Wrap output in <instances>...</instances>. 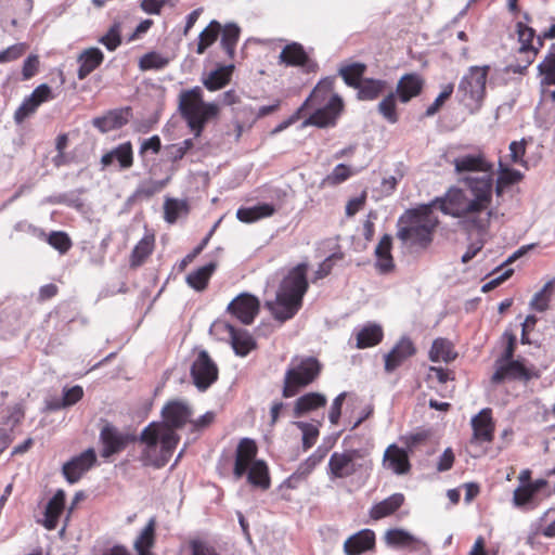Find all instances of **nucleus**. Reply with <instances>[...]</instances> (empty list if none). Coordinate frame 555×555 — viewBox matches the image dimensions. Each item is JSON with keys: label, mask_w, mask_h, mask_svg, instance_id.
Wrapping results in <instances>:
<instances>
[{"label": "nucleus", "mask_w": 555, "mask_h": 555, "mask_svg": "<svg viewBox=\"0 0 555 555\" xmlns=\"http://www.w3.org/2000/svg\"><path fill=\"white\" fill-rule=\"evenodd\" d=\"M163 422L149 424L140 435L144 444L142 457L154 467H164L171 459L180 437L176 429H181L190 423L192 410L180 400L167 402L162 410Z\"/></svg>", "instance_id": "1"}, {"label": "nucleus", "mask_w": 555, "mask_h": 555, "mask_svg": "<svg viewBox=\"0 0 555 555\" xmlns=\"http://www.w3.org/2000/svg\"><path fill=\"white\" fill-rule=\"evenodd\" d=\"M433 205L429 204L408 209L398 220V238L412 246L427 249L434 242L439 225V219L433 215Z\"/></svg>", "instance_id": "2"}, {"label": "nucleus", "mask_w": 555, "mask_h": 555, "mask_svg": "<svg viewBox=\"0 0 555 555\" xmlns=\"http://www.w3.org/2000/svg\"><path fill=\"white\" fill-rule=\"evenodd\" d=\"M307 291V266L300 263L281 282L275 301L268 304L274 319L281 322L292 319L301 308Z\"/></svg>", "instance_id": "3"}, {"label": "nucleus", "mask_w": 555, "mask_h": 555, "mask_svg": "<svg viewBox=\"0 0 555 555\" xmlns=\"http://www.w3.org/2000/svg\"><path fill=\"white\" fill-rule=\"evenodd\" d=\"M178 109L195 138H199L207 122L219 115V106L216 103L204 101L201 87L181 91Z\"/></svg>", "instance_id": "4"}, {"label": "nucleus", "mask_w": 555, "mask_h": 555, "mask_svg": "<svg viewBox=\"0 0 555 555\" xmlns=\"http://www.w3.org/2000/svg\"><path fill=\"white\" fill-rule=\"evenodd\" d=\"M321 371L322 364L314 357L293 360L284 375L282 396L295 397L301 389L312 384L320 376Z\"/></svg>", "instance_id": "5"}, {"label": "nucleus", "mask_w": 555, "mask_h": 555, "mask_svg": "<svg viewBox=\"0 0 555 555\" xmlns=\"http://www.w3.org/2000/svg\"><path fill=\"white\" fill-rule=\"evenodd\" d=\"M460 182L466 185L472 197V207H475L477 214H481L486 210L487 219L486 220H477L474 219L473 223L479 230H485L489 220L492 217V211L489 210L492 204V195H493V177L492 173H486L483 176H466L460 179Z\"/></svg>", "instance_id": "6"}, {"label": "nucleus", "mask_w": 555, "mask_h": 555, "mask_svg": "<svg viewBox=\"0 0 555 555\" xmlns=\"http://www.w3.org/2000/svg\"><path fill=\"white\" fill-rule=\"evenodd\" d=\"M489 66H472L459 85L460 102L470 112L478 109L486 93Z\"/></svg>", "instance_id": "7"}, {"label": "nucleus", "mask_w": 555, "mask_h": 555, "mask_svg": "<svg viewBox=\"0 0 555 555\" xmlns=\"http://www.w3.org/2000/svg\"><path fill=\"white\" fill-rule=\"evenodd\" d=\"M428 204L433 205V209L437 208L453 218L478 216L475 207H472L470 198L467 197L464 190L457 186L449 188L442 196L434 198Z\"/></svg>", "instance_id": "8"}, {"label": "nucleus", "mask_w": 555, "mask_h": 555, "mask_svg": "<svg viewBox=\"0 0 555 555\" xmlns=\"http://www.w3.org/2000/svg\"><path fill=\"white\" fill-rule=\"evenodd\" d=\"M360 459H362L361 452L356 449L332 453L327 463L330 478L345 479L356 475L364 468V464L359 463Z\"/></svg>", "instance_id": "9"}, {"label": "nucleus", "mask_w": 555, "mask_h": 555, "mask_svg": "<svg viewBox=\"0 0 555 555\" xmlns=\"http://www.w3.org/2000/svg\"><path fill=\"white\" fill-rule=\"evenodd\" d=\"M219 370L206 350H201L191 366L194 385L201 391L207 390L217 379Z\"/></svg>", "instance_id": "10"}, {"label": "nucleus", "mask_w": 555, "mask_h": 555, "mask_svg": "<svg viewBox=\"0 0 555 555\" xmlns=\"http://www.w3.org/2000/svg\"><path fill=\"white\" fill-rule=\"evenodd\" d=\"M279 63L285 66L299 67L306 74L317 73L319 64L305 50L299 42L287 43L279 55Z\"/></svg>", "instance_id": "11"}, {"label": "nucleus", "mask_w": 555, "mask_h": 555, "mask_svg": "<svg viewBox=\"0 0 555 555\" xmlns=\"http://www.w3.org/2000/svg\"><path fill=\"white\" fill-rule=\"evenodd\" d=\"M539 374L533 369L527 367L520 360L495 362V371L491 376V383L499 385L505 379L528 382L538 378Z\"/></svg>", "instance_id": "12"}, {"label": "nucleus", "mask_w": 555, "mask_h": 555, "mask_svg": "<svg viewBox=\"0 0 555 555\" xmlns=\"http://www.w3.org/2000/svg\"><path fill=\"white\" fill-rule=\"evenodd\" d=\"M212 330L217 333L220 332L227 335V339L231 343L232 348L237 356L245 357L256 348V343L247 331L237 330L234 325L228 322H215L212 324Z\"/></svg>", "instance_id": "13"}, {"label": "nucleus", "mask_w": 555, "mask_h": 555, "mask_svg": "<svg viewBox=\"0 0 555 555\" xmlns=\"http://www.w3.org/2000/svg\"><path fill=\"white\" fill-rule=\"evenodd\" d=\"M227 311L241 323L249 325L260 311V301L251 294L242 293L228 305Z\"/></svg>", "instance_id": "14"}, {"label": "nucleus", "mask_w": 555, "mask_h": 555, "mask_svg": "<svg viewBox=\"0 0 555 555\" xmlns=\"http://www.w3.org/2000/svg\"><path fill=\"white\" fill-rule=\"evenodd\" d=\"M134 440V436L120 433L115 426L105 424L100 431V441L103 446L101 455L107 459L125 450Z\"/></svg>", "instance_id": "15"}, {"label": "nucleus", "mask_w": 555, "mask_h": 555, "mask_svg": "<svg viewBox=\"0 0 555 555\" xmlns=\"http://www.w3.org/2000/svg\"><path fill=\"white\" fill-rule=\"evenodd\" d=\"M96 463V454L92 448L87 449L77 456L66 462L62 473L67 482L76 483Z\"/></svg>", "instance_id": "16"}, {"label": "nucleus", "mask_w": 555, "mask_h": 555, "mask_svg": "<svg viewBox=\"0 0 555 555\" xmlns=\"http://www.w3.org/2000/svg\"><path fill=\"white\" fill-rule=\"evenodd\" d=\"M473 436L470 443H491L494 439L495 422L490 408L482 409L470 420Z\"/></svg>", "instance_id": "17"}, {"label": "nucleus", "mask_w": 555, "mask_h": 555, "mask_svg": "<svg viewBox=\"0 0 555 555\" xmlns=\"http://www.w3.org/2000/svg\"><path fill=\"white\" fill-rule=\"evenodd\" d=\"M452 165L456 175L466 172L492 173L493 171V164L488 160L482 151L459 155L452 160Z\"/></svg>", "instance_id": "18"}, {"label": "nucleus", "mask_w": 555, "mask_h": 555, "mask_svg": "<svg viewBox=\"0 0 555 555\" xmlns=\"http://www.w3.org/2000/svg\"><path fill=\"white\" fill-rule=\"evenodd\" d=\"M258 454V447L254 439L250 438H242L235 450V461L233 467V475L235 478H242L246 473L249 466L256 462V456Z\"/></svg>", "instance_id": "19"}, {"label": "nucleus", "mask_w": 555, "mask_h": 555, "mask_svg": "<svg viewBox=\"0 0 555 555\" xmlns=\"http://www.w3.org/2000/svg\"><path fill=\"white\" fill-rule=\"evenodd\" d=\"M416 353V347L411 338L403 336L392 347V349L385 354V371L392 373L399 369L405 361Z\"/></svg>", "instance_id": "20"}, {"label": "nucleus", "mask_w": 555, "mask_h": 555, "mask_svg": "<svg viewBox=\"0 0 555 555\" xmlns=\"http://www.w3.org/2000/svg\"><path fill=\"white\" fill-rule=\"evenodd\" d=\"M343 107V100L337 94H334L331 96L327 104L312 113L305 124L319 128L334 126Z\"/></svg>", "instance_id": "21"}, {"label": "nucleus", "mask_w": 555, "mask_h": 555, "mask_svg": "<svg viewBox=\"0 0 555 555\" xmlns=\"http://www.w3.org/2000/svg\"><path fill=\"white\" fill-rule=\"evenodd\" d=\"M117 163L119 170H127L133 166V146L130 141L120 143L101 157L102 168L105 169Z\"/></svg>", "instance_id": "22"}, {"label": "nucleus", "mask_w": 555, "mask_h": 555, "mask_svg": "<svg viewBox=\"0 0 555 555\" xmlns=\"http://www.w3.org/2000/svg\"><path fill=\"white\" fill-rule=\"evenodd\" d=\"M376 546V535L372 529H362L350 535L344 542V553L346 555H361L373 551Z\"/></svg>", "instance_id": "23"}, {"label": "nucleus", "mask_w": 555, "mask_h": 555, "mask_svg": "<svg viewBox=\"0 0 555 555\" xmlns=\"http://www.w3.org/2000/svg\"><path fill=\"white\" fill-rule=\"evenodd\" d=\"M516 33L520 43L519 53L528 54L527 63L530 64L537 56L539 50L543 47V35L538 37V47H535L533 46V39L535 37V30L533 28L522 22H518L516 24Z\"/></svg>", "instance_id": "24"}, {"label": "nucleus", "mask_w": 555, "mask_h": 555, "mask_svg": "<svg viewBox=\"0 0 555 555\" xmlns=\"http://www.w3.org/2000/svg\"><path fill=\"white\" fill-rule=\"evenodd\" d=\"M425 81L416 73L404 74L398 81L395 94L400 102L408 103L423 91Z\"/></svg>", "instance_id": "25"}, {"label": "nucleus", "mask_w": 555, "mask_h": 555, "mask_svg": "<svg viewBox=\"0 0 555 555\" xmlns=\"http://www.w3.org/2000/svg\"><path fill=\"white\" fill-rule=\"evenodd\" d=\"M383 462L386 468L397 475H405L411 470L408 452L395 443L386 449Z\"/></svg>", "instance_id": "26"}, {"label": "nucleus", "mask_w": 555, "mask_h": 555, "mask_svg": "<svg viewBox=\"0 0 555 555\" xmlns=\"http://www.w3.org/2000/svg\"><path fill=\"white\" fill-rule=\"evenodd\" d=\"M65 499L66 494L65 491L62 489H59L54 495L49 500L47 503L44 513H43V519L39 520V522L47 529V530H54L56 529L59 525V519L61 515L64 512L65 508Z\"/></svg>", "instance_id": "27"}, {"label": "nucleus", "mask_w": 555, "mask_h": 555, "mask_svg": "<svg viewBox=\"0 0 555 555\" xmlns=\"http://www.w3.org/2000/svg\"><path fill=\"white\" fill-rule=\"evenodd\" d=\"M104 61L103 52L95 47L85 49L78 56L79 68L77 77L79 80L86 79Z\"/></svg>", "instance_id": "28"}, {"label": "nucleus", "mask_w": 555, "mask_h": 555, "mask_svg": "<svg viewBox=\"0 0 555 555\" xmlns=\"http://www.w3.org/2000/svg\"><path fill=\"white\" fill-rule=\"evenodd\" d=\"M156 518H150L135 538L133 548L138 555H153L152 550L156 544Z\"/></svg>", "instance_id": "29"}, {"label": "nucleus", "mask_w": 555, "mask_h": 555, "mask_svg": "<svg viewBox=\"0 0 555 555\" xmlns=\"http://www.w3.org/2000/svg\"><path fill=\"white\" fill-rule=\"evenodd\" d=\"M391 248L392 237L389 234L383 235L375 248V256L377 258L375 268L382 274L390 273L395 269Z\"/></svg>", "instance_id": "30"}, {"label": "nucleus", "mask_w": 555, "mask_h": 555, "mask_svg": "<svg viewBox=\"0 0 555 555\" xmlns=\"http://www.w3.org/2000/svg\"><path fill=\"white\" fill-rule=\"evenodd\" d=\"M384 539L389 546L409 548L410 551H418L424 545L420 539L398 528L387 530Z\"/></svg>", "instance_id": "31"}, {"label": "nucleus", "mask_w": 555, "mask_h": 555, "mask_svg": "<svg viewBox=\"0 0 555 555\" xmlns=\"http://www.w3.org/2000/svg\"><path fill=\"white\" fill-rule=\"evenodd\" d=\"M405 498L402 493H393L385 500L374 504L369 515L373 520H379L393 515L403 504Z\"/></svg>", "instance_id": "32"}, {"label": "nucleus", "mask_w": 555, "mask_h": 555, "mask_svg": "<svg viewBox=\"0 0 555 555\" xmlns=\"http://www.w3.org/2000/svg\"><path fill=\"white\" fill-rule=\"evenodd\" d=\"M327 399L320 392H308L299 397L294 404V416L301 417L307 413L324 408Z\"/></svg>", "instance_id": "33"}, {"label": "nucleus", "mask_w": 555, "mask_h": 555, "mask_svg": "<svg viewBox=\"0 0 555 555\" xmlns=\"http://www.w3.org/2000/svg\"><path fill=\"white\" fill-rule=\"evenodd\" d=\"M155 248V235L152 233L145 234L134 246L129 257V264L135 269L141 267L146 259L152 255Z\"/></svg>", "instance_id": "34"}, {"label": "nucleus", "mask_w": 555, "mask_h": 555, "mask_svg": "<svg viewBox=\"0 0 555 555\" xmlns=\"http://www.w3.org/2000/svg\"><path fill=\"white\" fill-rule=\"evenodd\" d=\"M275 207L272 204L262 203L253 207H241L236 211V218L244 223H251L273 216Z\"/></svg>", "instance_id": "35"}, {"label": "nucleus", "mask_w": 555, "mask_h": 555, "mask_svg": "<svg viewBox=\"0 0 555 555\" xmlns=\"http://www.w3.org/2000/svg\"><path fill=\"white\" fill-rule=\"evenodd\" d=\"M233 70V65L219 66L208 74V76L203 80V85L209 91L220 90L230 82Z\"/></svg>", "instance_id": "36"}, {"label": "nucleus", "mask_w": 555, "mask_h": 555, "mask_svg": "<svg viewBox=\"0 0 555 555\" xmlns=\"http://www.w3.org/2000/svg\"><path fill=\"white\" fill-rule=\"evenodd\" d=\"M457 352L454 350L453 344L447 338H436L429 350V360L431 362H451L455 360Z\"/></svg>", "instance_id": "37"}, {"label": "nucleus", "mask_w": 555, "mask_h": 555, "mask_svg": "<svg viewBox=\"0 0 555 555\" xmlns=\"http://www.w3.org/2000/svg\"><path fill=\"white\" fill-rule=\"evenodd\" d=\"M247 480L248 482L261 490H267L270 488L271 479L269 475V468L264 461L258 460L253 463L251 466L247 469Z\"/></svg>", "instance_id": "38"}, {"label": "nucleus", "mask_w": 555, "mask_h": 555, "mask_svg": "<svg viewBox=\"0 0 555 555\" xmlns=\"http://www.w3.org/2000/svg\"><path fill=\"white\" fill-rule=\"evenodd\" d=\"M217 269L216 262H209L206 266L198 268L186 276V283L190 287L197 292H203L207 288L209 280Z\"/></svg>", "instance_id": "39"}, {"label": "nucleus", "mask_w": 555, "mask_h": 555, "mask_svg": "<svg viewBox=\"0 0 555 555\" xmlns=\"http://www.w3.org/2000/svg\"><path fill=\"white\" fill-rule=\"evenodd\" d=\"M384 337L382 326L369 324L361 328L357 334V348L365 349L378 345Z\"/></svg>", "instance_id": "40"}, {"label": "nucleus", "mask_w": 555, "mask_h": 555, "mask_svg": "<svg viewBox=\"0 0 555 555\" xmlns=\"http://www.w3.org/2000/svg\"><path fill=\"white\" fill-rule=\"evenodd\" d=\"M541 75V87L544 88L555 86V43H553L545 59L538 65Z\"/></svg>", "instance_id": "41"}, {"label": "nucleus", "mask_w": 555, "mask_h": 555, "mask_svg": "<svg viewBox=\"0 0 555 555\" xmlns=\"http://www.w3.org/2000/svg\"><path fill=\"white\" fill-rule=\"evenodd\" d=\"M190 207L186 201L177 198H166L164 203V219L172 224L180 216H186Z\"/></svg>", "instance_id": "42"}, {"label": "nucleus", "mask_w": 555, "mask_h": 555, "mask_svg": "<svg viewBox=\"0 0 555 555\" xmlns=\"http://www.w3.org/2000/svg\"><path fill=\"white\" fill-rule=\"evenodd\" d=\"M220 31V23L217 21H211L198 36L196 53L203 54L218 39Z\"/></svg>", "instance_id": "43"}, {"label": "nucleus", "mask_w": 555, "mask_h": 555, "mask_svg": "<svg viewBox=\"0 0 555 555\" xmlns=\"http://www.w3.org/2000/svg\"><path fill=\"white\" fill-rule=\"evenodd\" d=\"M385 81L378 79H364L357 89L360 100H375L384 90Z\"/></svg>", "instance_id": "44"}, {"label": "nucleus", "mask_w": 555, "mask_h": 555, "mask_svg": "<svg viewBox=\"0 0 555 555\" xmlns=\"http://www.w3.org/2000/svg\"><path fill=\"white\" fill-rule=\"evenodd\" d=\"M366 70V65L363 63H353L341 67L339 75L343 77L346 85L357 88L361 83V78Z\"/></svg>", "instance_id": "45"}, {"label": "nucleus", "mask_w": 555, "mask_h": 555, "mask_svg": "<svg viewBox=\"0 0 555 555\" xmlns=\"http://www.w3.org/2000/svg\"><path fill=\"white\" fill-rule=\"evenodd\" d=\"M240 38V28L234 24H228L223 27L221 34V47L230 57H233L235 47Z\"/></svg>", "instance_id": "46"}, {"label": "nucleus", "mask_w": 555, "mask_h": 555, "mask_svg": "<svg viewBox=\"0 0 555 555\" xmlns=\"http://www.w3.org/2000/svg\"><path fill=\"white\" fill-rule=\"evenodd\" d=\"M169 64V59L162 55L158 52L152 51L145 53L139 60V68L143 72L146 70H158L165 68Z\"/></svg>", "instance_id": "47"}, {"label": "nucleus", "mask_w": 555, "mask_h": 555, "mask_svg": "<svg viewBox=\"0 0 555 555\" xmlns=\"http://www.w3.org/2000/svg\"><path fill=\"white\" fill-rule=\"evenodd\" d=\"M353 170L350 166L345 164H338L333 171L322 180L324 186H336L347 181L353 176Z\"/></svg>", "instance_id": "48"}, {"label": "nucleus", "mask_w": 555, "mask_h": 555, "mask_svg": "<svg viewBox=\"0 0 555 555\" xmlns=\"http://www.w3.org/2000/svg\"><path fill=\"white\" fill-rule=\"evenodd\" d=\"M333 90V81L331 79L321 80L312 90L310 96L306 100L304 106H313L321 104L330 95Z\"/></svg>", "instance_id": "49"}, {"label": "nucleus", "mask_w": 555, "mask_h": 555, "mask_svg": "<svg viewBox=\"0 0 555 555\" xmlns=\"http://www.w3.org/2000/svg\"><path fill=\"white\" fill-rule=\"evenodd\" d=\"M108 51H115L122 42L121 38V24L115 22L111 25L108 30L99 39Z\"/></svg>", "instance_id": "50"}, {"label": "nucleus", "mask_w": 555, "mask_h": 555, "mask_svg": "<svg viewBox=\"0 0 555 555\" xmlns=\"http://www.w3.org/2000/svg\"><path fill=\"white\" fill-rule=\"evenodd\" d=\"M396 96L393 92H390L378 104L379 114L390 124H396L399 120Z\"/></svg>", "instance_id": "51"}, {"label": "nucleus", "mask_w": 555, "mask_h": 555, "mask_svg": "<svg viewBox=\"0 0 555 555\" xmlns=\"http://www.w3.org/2000/svg\"><path fill=\"white\" fill-rule=\"evenodd\" d=\"M326 451L318 449L313 454L299 464L295 473L304 480L314 470V468L323 461Z\"/></svg>", "instance_id": "52"}, {"label": "nucleus", "mask_w": 555, "mask_h": 555, "mask_svg": "<svg viewBox=\"0 0 555 555\" xmlns=\"http://www.w3.org/2000/svg\"><path fill=\"white\" fill-rule=\"evenodd\" d=\"M296 426L302 433V450L306 452L315 444L320 431L317 426L305 422H297Z\"/></svg>", "instance_id": "53"}, {"label": "nucleus", "mask_w": 555, "mask_h": 555, "mask_svg": "<svg viewBox=\"0 0 555 555\" xmlns=\"http://www.w3.org/2000/svg\"><path fill=\"white\" fill-rule=\"evenodd\" d=\"M47 241L53 248L59 250L61 254H66L73 245L68 234L63 231L51 232Z\"/></svg>", "instance_id": "54"}, {"label": "nucleus", "mask_w": 555, "mask_h": 555, "mask_svg": "<svg viewBox=\"0 0 555 555\" xmlns=\"http://www.w3.org/2000/svg\"><path fill=\"white\" fill-rule=\"evenodd\" d=\"M83 397V389L81 386L76 385L70 388H65L63 391V398L60 403H57L54 408H67L76 404Z\"/></svg>", "instance_id": "55"}, {"label": "nucleus", "mask_w": 555, "mask_h": 555, "mask_svg": "<svg viewBox=\"0 0 555 555\" xmlns=\"http://www.w3.org/2000/svg\"><path fill=\"white\" fill-rule=\"evenodd\" d=\"M501 183H505L507 186L520 182L524 175L516 169H511L502 162L499 163V177Z\"/></svg>", "instance_id": "56"}, {"label": "nucleus", "mask_w": 555, "mask_h": 555, "mask_svg": "<svg viewBox=\"0 0 555 555\" xmlns=\"http://www.w3.org/2000/svg\"><path fill=\"white\" fill-rule=\"evenodd\" d=\"M453 90L454 87L452 83L444 86L440 94L434 101V103L427 107L425 116L430 117L437 114L444 104V102L450 99V96L453 93Z\"/></svg>", "instance_id": "57"}, {"label": "nucleus", "mask_w": 555, "mask_h": 555, "mask_svg": "<svg viewBox=\"0 0 555 555\" xmlns=\"http://www.w3.org/2000/svg\"><path fill=\"white\" fill-rule=\"evenodd\" d=\"M26 43H15L0 52V63H9L22 57L27 51Z\"/></svg>", "instance_id": "58"}, {"label": "nucleus", "mask_w": 555, "mask_h": 555, "mask_svg": "<svg viewBox=\"0 0 555 555\" xmlns=\"http://www.w3.org/2000/svg\"><path fill=\"white\" fill-rule=\"evenodd\" d=\"M25 417V410L22 403H15L7 409V415L3 423L10 425L12 428L17 426Z\"/></svg>", "instance_id": "59"}, {"label": "nucleus", "mask_w": 555, "mask_h": 555, "mask_svg": "<svg viewBox=\"0 0 555 555\" xmlns=\"http://www.w3.org/2000/svg\"><path fill=\"white\" fill-rule=\"evenodd\" d=\"M39 106L31 101L30 96L24 99L22 104L14 113V120L16 124H22L26 118L33 115Z\"/></svg>", "instance_id": "60"}, {"label": "nucleus", "mask_w": 555, "mask_h": 555, "mask_svg": "<svg viewBox=\"0 0 555 555\" xmlns=\"http://www.w3.org/2000/svg\"><path fill=\"white\" fill-rule=\"evenodd\" d=\"M112 129H119L127 125L131 115V108L125 107L119 109H113L107 113Z\"/></svg>", "instance_id": "61"}, {"label": "nucleus", "mask_w": 555, "mask_h": 555, "mask_svg": "<svg viewBox=\"0 0 555 555\" xmlns=\"http://www.w3.org/2000/svg\"><path fill=\"white\" fill-rule=\"evenodd\" d=\"M168 180L169 179L163 181L151 180L146 183H143L138 188L137 194L139 196L151 197L154 194L160 192L166 186Z\"/></svg>", "instance_id": "62"}, {"label": "nucleus", "mask_w": 555, "mask_h": 555, "mask_svg": "<svg viewBox=\"0 0 555 555\" xmlns=\"http://www.w3.org/2000/svg\"><path fill=\"white\" fill-rule=\"evenodd\" d=\"M533 496L534 494L531 492V490L526 485H522L514 490L513 503L517 507H524L531 502Z\"/></svg>", "instance_id": "63"}, {"label": "nucleus", "mask_w": 555, "mask_h": 555, "mask_svg": "<svg viewBox=\"0 0 555 555\" xmlns=\"http://www.w3.org/2000/svg\"><path fill=\"white\" fill-rule=\"evenodd\" d=\"M29 96L38 106L54 99L52 89L47 83L39 85Z\"/></svg>", "instance_id": "64"}]
</instances>
